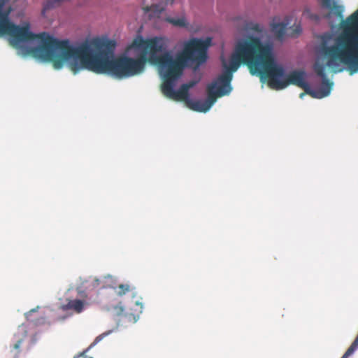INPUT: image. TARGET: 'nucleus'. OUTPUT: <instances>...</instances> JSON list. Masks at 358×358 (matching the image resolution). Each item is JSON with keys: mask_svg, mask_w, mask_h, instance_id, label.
<instances>
[{"mask_svg": "<svg viewBox=\"0 0 358 358\" xmlns=\"http://www.w3.org/2000/svg\"><path fill=\"white\" fill-rule=\"evenodd\" d=\"M315 71H317V74H319L320 76L324 75V69L322 66L316 65Z\"/></svg>", "mask_w": 358, "mask_h": 358, "instance_id": "obj_15", "label": "nucleus"}, {"mask_svg": "<svg viewBox=\"0 0 358 358\" xmlns=\"http://www.w3.org/2000/svg\"><path fill=\"white\" fill-rule=\"evenodd\" d=\"M165 21L173 24V26L179 27H185L187 24L185 17L173 18L167 17L165 18Z\"/></svg>", "mask_w": 358, "mask_h": 358, "instance_id": "obj_9", "label": "nucleus"}, {"mask_svg": "<svg viewBox=\"0 0 358 358\" xmlns=\"http://www.w3.org/2000/svg\"><path fill=\"white\" fill-rule=\"evenodd\" d=\"M331 91H303L299 95L303 99L304 96L308 95L314 99H322L330 94Z\"/></svg>", "mask_w": 358, "mask_h": 358, "instance_id": "obj_7", "label": "nucleus"}, {"mask_svg": "<svg viewBox=\"0 0 358 358\" xmlns=\"http://www.w3.org/2000/svg\"><path fill=\"white\" fill-rule=\"evenodd\" d=\"M26 337H27V334L25 331L22 333L21 336H20L17 334H15V338L16 341H15V343L13 346V350H17L18 352L20 348L21 345L22 344V343L24 341V339L26 338Z\"/></svg>", "mask_w": 358, "mask_h": 358, "instance_id": "obj_11", "label": "nucleus"}, {"mask_svg": "<svg viewBox=\"0 0 358 358\" xmlns=\"http://www.w3.org/2000/svg\"><path fill=\"white\" fill-rule=\"evenodd\" d=\"M195 83L194 82H190L188 84H184L182 85L179 90H189L191 87H193Z\"/></svg>", "mask_w": 358, "mask_h": 358, "instance_id": "obj_14", "label": "nucleus"}, {"mask_svg": "<svg viewBox=\"0 0 358 358\" xmlns=\"http://www.w3.org/2000/svg\"><path fill=\"white\" fill-rule=\"evenodd\" d=\"M301 32V28L300 25H296L294 29H291V31L288 32V35L292 37L297 36Z\"/></svg>", "mask_w": 358, "mask_h": 358, "instance_id": "obj_13", "label": "nucleus"}, {"mask_svg": "<svg viewBox=\"0 0 358 358\" xmlns=\"http://www.w3.org/2000/svg\"><path fill=\"white\" fill-rule=\"evenodd\" d=\"M174 0H166L165 2L162 1L159 3L152 4L150 6L143 8L145 13H150V17H159L161 14L165 10L166 7L169 4H172Z\"/></svg>", "mask_w": 358, "mask_h": 358, "instance_id": "obj_4", "label": "nucleus"}, {"mask_svg": "<svg viewBox=\"0 0 358 358\" xmlns=\"http://www.w3.org/2000/svg\"><path fill=\"white\" fill-rule=\"evenodd\" d=\"M287 24L288 23L285 22L273 23L271 24V31L279 40H282L284 38Z\"/></svg>", "mask_w": 358, "mask_h": 358, "instance_id": "obj_6", "label": "nucleus"}, {"mask_svg": "<svg viewBox=\"0 0 358 358\" xmlns=\"http://www.w3.org/2000/svg\"><path fill=\"white\" fill-rule=\"evenodd\" d=\"M102 336H103L102 335H100V336H97L94 342L96 343V342H98L99 341H100L102 338Z\"/></svg>", "mask_w": 358, "mask_h": 358, "instance_id": "obj_18", "label": "nucleus"}, {"mask_svg": "<svg viewBox=\"0 0 358 358\" xmlns=\"http://www.w3.org/2000/svg\"><path fill=\"white\" fill-rule=\"evenodd\" d=\"M324 84H325L327 89L326 90H331V88L333 86V83H330L329 80H324Z\"/></svg>", "mask_w": 358, "mask_h": 358, "instance_id": "obj_16", "label": "nucleus"}, {"mask_svg": "<svg viewBox=\"0 0 358 358\" xmlns=\"http://www.w3.org/2000/svg\"><path fill=\"white\" fill-rule=\"evenodd\" d=\"M165 97L181 102L191 110L206 113L210 110L218 98L229 94L231 91H207L205 97L193 96L190 91H162Z\"/></svg>", "mask_w": 358, "mask_h": 358, "instance_id": "obj_3", "label": "nucleus"}, {"mask_svg": "<svg viewBox=\"0 0 358 358\" xmlns=\"http://www.w3.org/2000/svg\"><path fill=\"white\" fill-rule=\"evenodd\" d=\"M75 358H84V357L81 355H79V356H78V357H76Z\"/></svg>", "mask_w": 358, "mask_h": 358, "instance_id": "obj_19", "label": "nucleus"}, {"mask_svg": "<svg viewBox=\"0 0 358 358\" xmlns=\"http://www.w3.org/2000/svg\"><path fill=\"white\" fill-rule=\"evenodd\" d=\"M131 47H132L133 48H134V41H133V43H132V44H131Z\"/></svg>", "mask_w": 358, "mask_h": 358, "instance_id": "obj_20", "label": "nucleus"}, {"mask_svg": "<svg viewBox=\"0 0 358 358\" xmlns=\"http://www.w3.org/2000/svg\"><path fill=\"white\" fill-rule=\"evenodd\" d=\"M225 71L209 84L206 90H231L232 73L241 64L247 65L251 74L267 80L271 88L283 89L290 85L302 90H311L306 73L303 70H294L285 74L283 67L276 64L270 46L264 45L257 37L250 36L238 43Z\"/></svg>", "mask_w": 358, "mask_h": 358, "instance_id": "obj_1", "label": "nucleus"}, {"mask_svg": "<svg viewBox=\"0 0 358 358\" xmlns=\"http://www.w3.org/2000/svg\"><path fill=\"white\" fill-rule=\"evenodd\" d=\"M322 5L334 12V13L342 18L343 8L341 6H339L334 0H322Z\"/></svg>", "mask_w": 358, "mask_h": 358, "instance_id": "obj_5", "label": "nucleus"}, {"mask_svg": "<svg viewBox=\"0 0 358 358\" xmlns=\"http://www.w3.org/2000/svg\"><path fill=\"white\" fill-rule=\"evenodd\" d=\"M84 306V301L80 299L71 300L66 305V307L69 309H72L78 313H80L83 310Z\"/></svg>", "mask_w": 358, "mask_h": 358, "instance_id": "obj_8", "label": "nucleus"}, {"mask_svg": "<svg viewBox=\"0 0 358 358\" xmlns=\"http://www.w3.org/2000/svg\"><path fill=\"white\" fill-rule=\"evenodd\" d=\"M96 282L97 285H99V280H96Z\"/></svg>", "mask_w": 358, "mask_h": 358, "instance_id": "obj_21", "label": "nucleus"}, {"mask_svg": "<svg viewBox=\"0 0 358 358\" xmlns=\"http://www.w3.org/2000/svg\"><path fill=\"white\" fill-rule=\"evenodd\" d=\"M36 309L34 308L29 310L27 313H26V317H28L32 313L35 312Z\"/></svg>", "mask_w": 358, "mask_h": 358, "instance_id": "obj_17", "label": "nucleus"}, {"mask_svg": "<svg viewBox=\"0 0 358 358\" xmlns=\"http://www.w3.org/2000/svg\"><path fill=\"white\" fill-rule=\"evenodd\" d=\"M134 289V287H131V286L128 284H120L117 287V294L118 296H122L127 292L133 291Z\"/></svg>", "mask_w": 358, "mask_h": 358, "instance_id": "obj_12", "label": "nucleus"}, {"mask_svg": "<svg viewBox=\"0 0 358 358\" xmlns=\"http://www.w3.org/2000/svg\"><path fill=\"white\" fill-rule=\"evenodd\" d=\"M352 33L341 34L334 44L329 46L324 38L320 51L327 59V65L332 71H341L340 64L348 66L352 72L358 71V10L348 19Z\"/></svg>", "mask_w": 358, "mask_h": 358, "instance_id": "obj_2", "label": "nucleus"}, {"mask_svg": "<svg viewBox=\"0 0 358 358\" xmlns=\"http://www.w3.org/2000/svg\"><path fill=\"white\" fill-rule=\"evenodd\" d=\"M244 29L248 31H252L257 33H261L262 31V28L261 27V26L258 23L252 21L245 22Z\"/></svg>", "mask_w": 358, "mask_h": 358, "instance_id": "obj_10", "label": "nucleus"}]
</instances>
